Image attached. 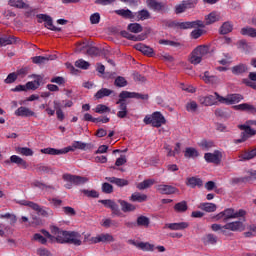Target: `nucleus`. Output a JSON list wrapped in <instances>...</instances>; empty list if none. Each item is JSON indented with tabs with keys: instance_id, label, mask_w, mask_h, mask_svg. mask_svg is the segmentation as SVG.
Instances as JSON below:
<instances>
[{
	"instance_id": "f257e3e1",
	"label": "nucleus",
	"mask_w": 256,
	"mask_h": 256,
	"mask_svg": "<svg viewBox=\"0 0 256 256\" xmlns=\"http://www.w3.org/2000/svg\"><path fill=\"white\" fill-rule=\"evenodd\" d=\"M50 231L52 235L50 234L48 239L51 243H67L68 245H75L76 247H79L82 243L79 232L61 230L57 226H50Z\"/></svg>"
},
{
	"instance_id": "f03ea898",
	"label": "nucleus",
	"mask_w": 256,
	"mask_h": 256,
	"mask_svg": "<svg viewBox=\"0 0 256 256\" xmlns=\"http://www.w3.org/2000/svg\"><path fill=\"white\" fill-rule=\"evenodd\" d=\"M247 215V212L243 209H240L239 211L235 212V209L233 208H227L224 211L218 213L213 217L215 221H223V223H227L230 219H237L239 217H245Z\"/></svg>"
},
{
	"instance_id": "7ed1b4c3",
	"label": "nucleus",
	"mask_w": 256,
	"mask_h": 256,
	"mask_svg": "<svg viewBox=\"0 0 256 256\" xmlns=\"http://www.w3.org/2000/svg\"><path fill=\"white\" fill-rule=\"evenodd\" d=\"M118 97L119 99L118 101H116V105H118V109H119V111L117 112V117L119 119H125V117L129 115V111L127 110V102H126L127 99H129V97L127 96L125 91L120 92Z\"/></svg>"
},
{
	"instance_id": "20e7f679",
	"label": "nucleus",
	"mask_w": 256,
	"mask_h": 256,
	"mask_svg": "<svg viewBox=\"0 0 256 256\" xmlns=\"http://www.w3.org/2000/svg\"><path fill=\"white\" fill-rule=\"evenodd\" d=\"M64 181H68V183L65 184L66 189H72L73 185H85L87 181H89V178L72 175V174H64L63 175Z\"/></svg>"
},
{
	"instance_id": "39448f33",
	"label": "nucleus",
	"mask_w": 256,
	"mask_h": 256,
	"mask_svg": "<svg viewBox=\"0 0 256 256\" xmlns=\"http://www.w3.org/2000/svg\"><path fill=\"white\" fill-rule=\"evenodd\" d=\"M22 205L30 207V209L36 211L38 215H41V217H53L54 215L53 210H51L50 208L43 209V207H40V205L35 202L26 201L22 203Z\"/></svg>"
},
{
	"instance_id": "423d86ee",
	"label": "nucleus",
	"mask_w": 256,
	"mask_h": 256,
	"mask_svg": "<svg viewBox=\"0 0 256 256\" xmlns=\"http://www.w3.org/2000/svg\"><path fill=\"white\" fill-rule=\"evenodd\" d=\"M216 97L217 101L219 103H223L224 105H235V103L243 101V95L241 94H228L227 97L216 94Z\"/></svg>"
},
{
	"instance_id": "0eeeda50",
	"label": "nucleus",
	"mask_w": 256,
	"mask_h": 256,
	"mask_svg": "<svg viewBox=\"0 0 256 256\" xmlns=\"http://www.w3.org/2000/svg\"><path fill=\"white\" fill-rule=\"evenodd\" d=\"M99 203L104 205L107 209H111L112 215H115L116 217H122L123 212H121V209H119V205H117V202L112 199H106V200H99Z\"/></svg>"
},
{
	"instance_id": "6e6552de",
	"label": "nucleus",
	"mask_w": 256,
	"mask_h": 256,
	"mask_svg": "<svg viewBox=\"0 0 256 256\" xmlns=\"http://www.w3.org/2000/svg\"><path fill=\"white\" fill-rule=\"evenodd\" d=\"M204 159L207 163H213L214 165H221L223 159V153L219 150H215L214 153H205Z\"/></svg>"
},
{
	"instance_id": "1a4fd4ad",
	"label": "nucleus",
	"mask_w": 256,
	"mask_h": 256,
	"mask_svg": "<svg viewBox=\"0 0 256 256\" xmlns=\"http://www.w3.org/2000/svg\"><path fill=\"white\" fill-rule=\"evenodd\" d=\"M146 5L152 11L161 13V11H167V4L164 2H158L157 0H146Z\"/></svg>"
},
{
	"instance_id": "9d476101",
	"label": "nucleus",
	"mask_w": 256,
	"mask_h": 256,
	"mask_svg": "<svg viewBox=\"0 0 256 256\" xmlns=\"http://www.w3.org/2000/svg\"><path fill=\"white\" fill-rule=\"evenodd\" d=\"M17 43H21V39L19 37H15L13 35H4L0 37V47H5L7 45H17Z\"/></svg>"
},
{
	"instance_id": "9b49d317",
	"label": "nucleus",
	"mask_w": 256,
	"mask_h": 256,
	"mask_svg": "<svg viewBox=\"0 0 256 256\" xmlns=\"http://www.w3.org/2000/svg\"><path fill=\"white\" fill-rule=\"evenodd\" d=\"M128 243L129 245H133L134 247L141 249V251H153L155 249V245L149 242H137L133 239H130L128 240Z\"/></svg>"
},
{
	"instance_id": "f8f14e48",
	"label": "nucleus",
	"mask_w": 256,
	"mask_h": 256,
	"mask_svg": "<svg viewBox=\"0 0 256 256\" xmlns=\"http://www.w3.org/2000/svg\"><path fill=\"white\" fill-rule=\"evenodd\" d=\"M251 176L245 177H234L231 179V185H240V183H249V181H255L256 179V171L250 172Z\"/></svg>"
},
{
	"instance_id": "ddd939ff",
	"label": "nucleus",
	"mask_w": 256,
	"mask_h": 256,
	"mask_svg": "<svg viewBox=\"0 0 256 256\" xmlns=\"http://www.w3.org/2000/svg\"><path fill=\"white\" fill-rule=\"evenodd\" d=\"M165 123H167V120L161 112H154L152 114V127L159 128L161 125H165Z\"/></svg>"
},
{
	"instance_id": "4468645a",
	"label": "nucleus",
	"mask_w": 256,
	"mask_h": 256,
	"mask_svg": "<svg viewBox=\"0 0 256 256\" xmlns=\"http://www.w3.org/2000/svg\"><path fill=\"white\" fill-rule=\"evenodd\" d=\"M4 163L6 165H9V163H15L16 165H18V167H22V169H27L29 167V164H27V161H25L23 158L17 155H12L10 157V160H5Z\"/></svg>"
},
{
	"instance_id": "2eb2a0df",
	"label": "nucleus",
	"mask_w": 256,
	"mask_h": 256,
	"mask_svg": "<svg viewBox=\"0 0 256 256\" xmlns=\"http://www.w3.org/2000/svg\"><path fill=\"white\" fill-rule=\"evenodd\" d=\"M219 93L215 92L214 95L202 96L199 101L201 105H205V107H211V105H215L217 103V95Z\"/></svg>"
},
{
	"instance_id": "dca6fc26",
	"label": "nucleus",
	"mask_w": 256,
	"mask_h": 256,
	"mask_svg": "<svg viewBox=\"0 0 256 256\" xmlns=\"http://www.w3.org/2000/svg\"><path fill=\"white\" fill-rule=\"evenodd\" d=\"M113 241H115V238L109 233L100 234L92 238V243H113Z\"/></svg>"
},
{
	"instance_id": "f3484780",
	"label": "nucleus",
	"mask_w": 256,
	"mask_h": 256,
	"mask_svg": "<svg viewBox=\"0 0 256 256\" xmlns=\"http://www.w3.org/2000/svg\"><path fill=\"white\" fill-rule=\"evenodd\" d=\"M121 37H124V39H128L129 41H143L145 39H147V33L145 34H141L139 36H135L129 32H127V30H122L120 32Z\"/></svg>"
},
{
	"instance_id": "a211bd4d",
	"label": "nucleus",
	"mask_w": 256,
	"mask_h": 256,
	"mask_svg": "<svg viewBox=\"0 0 256 256\" xmlns=\"http://www.w3.org/2000/svg\"><path fill=\"white\" fill-rule=\"evenodd\" d=\"M158 191L162 195H175V193H179V189H177V187H174L172 185H159Z\"/></svg>"
},
{
	"instance_id": "6ab92c4d",
	"label": "nucleus",
	"mask_w": 256,
	"mask_h": 256,
	"mask_svg": "<svg viewBox=\"0 0 256 256\" xmlns=\"http://www.w3.org/2000/svg\"><path fill=\"white\" fill-rule=\"evenodd\" d=\"M223 229H228V231H245V226L241 221H234L225 224Z\"/></svg>"
},
{
	"instance_id": "aec40b11",
	"label": "nucleus",
	"mask_w": 256,
	"mask_h": 256,
	"mask_svg": "<svg viewBox=\"0 0 256 256\" xmlns=\"http://www.w3.org/2000/svg\"><path fill=\"white\" fill-rule=\"evenodd\" d=\"M238 129H240V131H243L241 132V135H244V137H246V140L249 139V137H253L254 135H256V130L251 128L249 124H240L238 125Z\"/></svg>"
},
{
	"instance_id": "412c9836",
	"label": "nucleus",
	"mask_w": 256,
	"mask_h": 256,
	"mask_svg": "<svg viewBox=\"0 0 256 256\" xmlns=\"http://www.w3.org/2000/svg\"><path fill=\"white\" fill-rule=\"evenodd\" d=\"M134 48L136 49V51H140L141 53H143V55H146L147 57H153V55L155 53L153 51V48H151L143 43L136 44L134 46Z\"/></svg>"
},
{
	"instance_id": "4be33fe9",
	"label": "nucleus",
	"mask_w": 256,
	"mask_h": 256,
	"mask_svg": "<svg viewBox=\"0 0 256 256\" xmlns=\"http://www.w3.org/2000/svg\"><path fill=\"white\" fill-rule=\"evenodd\" d=\"M121 207V211L123 213H132L133 211H136L137 210V206L125 201V200H121L119 199L117 201Z\"/></svg>"
},
{
	"instance_id": "5701e85b",
	"label": "nucleus",
	"mask_w": 256,
	"mask_h": 256,
	"mask_svg": "<svg viewBox=\"0 0 256 256\" xmlns=\"http://www.w3.org/2000/svg\"><path fill=\"white\" fill-rule=\"evenodd\" d=\"M57 59L56 55H49V56H35L32 57V62L35 65H43L44 63H47V61H55Z\"/></svg>"
},
{
	"instance_id": "b1692460",
	"label": "nucleus",
	"mask_w": 256,
	"mask_h": 256,
	"mask_svg": "<svg viewBox=\"0 0 256 256\" xmlns=\"http://www.w3.org/2000/svg\"><path fill=\"white\" fill-rule=\"evenodd\" d=\"M106 181L116 185L117 187H127L129 185V180L117 177H106Z\"/></svg>"
},
{
	"instance_id": "393cba45",
	"label": "nucleus",
	"mask_w": 256,
	"mask_h": 256,
	"mask_svg": "<svg viewBox=\"0 0 256 256\" xmlns=\"http://www.w3.org/2000/svg\"><path fill=\"white\" fill-rule=\"evenodd\" d=\"M233 109L236 111H247L248 113H252V115H256V108L255 106L247 103L239 104L233 106Z\"/></svg>"
},
{
	"instance_id": "a878e982",
	"label": "nucleus",
	"mask_w": 256,
	"mask_h": 256,
	"mask_svg": "<svg viewBox=\"0 0 256 256\" xmlns=\"http://www.w3.org/2000/svg\"><path fill=\"white\" fill-rule=\"evenodd\" d=\"M15 115L17 117H35V112L27 107L21 106L15 111Z\"/></svg>"
},
{
	"instance_id": "bb28decb",
	"label": "nucleus",
	"mask_w": 256,
	"mask_h": 256,
	"mask_svg": "<svg viewBox=\"0 0 256 256\" xmlns=\"http://www.w3.org/2000/svg\"><path fill=\"white\" fill-rule=\"evenodd\" d=\"M186 185L187 187H191L192 189H195V187H203V180L195 176L188 177L186 179Z\"/></svg>"
},
{
	"instance_id": "cd10ccee",
	"label": "nucleus",
	"mask_w": 256,
	"mask_h": 256,
	"mask_svg": "<svg viewBox=\"0 0 256 256\" xmlns=\"http://www.w3.org/2000/svg\"><path fill=\"white\" fill-rule=\"evenodd\" d=\"M73 149H80L81 151H91L95 146L91 143H84L81 141H74L72 143Z\"/></svg>"
},
{
	"instance_id": "c85d7f7f",
	"label": "nucleus",
	"mask_w": 256,
	"mask_h": 256,
	"mask_svg": "<svg viewBox=\"0 0 256 256\" xmlns=\"http://www.w3.org/2000/svg\"><path fill=\"white\" fill-rule=\"evenodd\" d=\"M200 78L205 82V83H211L212 85H217L219 83V77L215 75H211V72L205 71L203 76H200Z\"/></svg>"
},
{
	"instance_id": "c756f323",
	"label": "nucleus",
	"mask_w": 256,
	"mask_h": 256,
	"mask_svg": "<svg viewBox=\"0 0 256 256\" xmlns=\"http://www.w3.org/2000/svg\"><path fill=\"white\" fill-rule=\"evenodd\" d=\"M165 227L171 229V231H183V229H187L189 227V223L187 222H179V223H169L166 224Z\"/></svg>"
},
{
	"instance_id": "7c9ffc66",
	"label": "nucleus",
	"mask_w": 256,
	"mask_h": 256,
	"mask_svg": "<svg viewBox=\"0 0 256 256\" xmlns=\"http://www.w3.org/2000/svg\"><path fill=\"white\" fill-rule=\"evenodd\" d=\"M249 71V67L247 64L240 63L231 68V72L233 75H243V73H247Z\"/></svg>"
},
{
	"instance_id": "2f4dec72",
	"label": "nucleus",
	"mask_w": 256,
	"mask_h": 256,
	"mask_svg": "<svg viewBox=\"0 0 256 256\" xmlns=\"http://www.w3.org/2000/svg\"><path fill=\"white\" fill-rule=\"evenodd\" d=\"M134 15L136 21H146V19H151V13L147 9H142L134 13Z\"/></svg>"
},
{
	"instance_id": "473e14b6",
	"label": "nucleus",
	"mask_w": 256,
	"mask_h": 256,
	"mask_svg": "<svg viewBox=\"0 0 256 256\" xmlns=\"http://www.w3.org/2000/svg\"><path fill=\"white\" fill-rule=\"evenodd\" d=\"M151 225V219L147 216H138L136 219V227H144V229H147Z\"/></svg>"
},
{
	"instance_id": "72a5a7b5",
	"label": "nucleus",
	"mask_w": 256,
	"mask_h": 256,
	"mask_svg": "<svg viewBox=\"0 0 256 256\" xmlns=\"http://www.w3.org/2000/svg\"><path fill=\"white\" fill-rule=\"evenodd\" d=\"M126 96H128V99H141L142 101H148L149 100V94H141L137 92H129L125 91Z\"/></svg>"
},
{
	"instance_id": "f704fd0d",
	"label": "nucleus",
	"mask_w": 256,
	"mask_h": 256,
	"mask_svg": "<svg viewBox=\"0 0 256 256\" xmlns=\"http://www.w3.org/2000/svg\"><path fill=\"white\" fill-rule=\"evenodd\" d=\"M116 15L123 17V19H135V13L129 9H119L115 10Z\"/></svg>"
},
{
	"instance_id": "c9c22d12",
	"label": "nucleus",
	"mask_w": 256,
	"mask_h": 256,
	"mask_svg": "<svg viewBox=\"0 0 256 256\" xmlns=\"http://www.w3.org/2000/svg\"><path fill=\"white\" fill-rule=\"evenodd\" d=\"M8 5L16 9H29L30 7L29 4L25 3L23 0H9Z\"/></svg>"
},
{
	"instance_id": "e433bc0d",
	"label": "nucleus",
	"mask_w": 256,
	"mask_h": 256,
	"mask_svg": "<svg viewBox=\"0 0 256 256\" xmlns=\"http://www.w3.org/2000/svg\"><path fill=\"white\" fill-rule=\"evenodd\" d=\"M129 200L132 201V203H144V201H147V195L141 194L139 192H134L130 196Z\"/></svg>"
},
{
	"instance_id": "4c0bfd02",
	"label": "nucleus",
	"mask_w": 256,
	"mask_h": 256,
	"mask_svg": "<svg viewBox=\"0 0 256 256\" xmlns=\"http://www.w3.org/2000/svg\"><path fill=\"white\" fill-rule=\"evenodd\" d=\"M193 51H194V55H198L203 59V57H205V55H209V46L200 45V46L196 47Z\"/></svg>"
},
{
	"instance_id": "58836bf2",
	"label": "nucleus",
	"mask_w": 256,
	"mask_h": 256,
	"mask_svg": "<svg viewBox=\"0 0 256 256\" xmlns=\"http://www.w3.org/2000/svg\"><path fill=\"white\" fill-rule=\"evenodd\" d=\"M218 238L215 234H206L202 238V242L204 245H217Z\"/></svg>"
},
{
	"instance_id": "ea45409f",
	"label": "nucleus",
	"mask_w": 256,
	"mask_h": 256,
	"mask_svg": "<svg viewBox=\"0 0 256 256\" xmlns=\"http://www.w3.org/2000/svg\"><path fill=\"white\" fill-rule=\"evenodd\" d=\"M256 157V148L246 151L239 156L240 161H251V159H255Z\"/></svg>"
},
{
	"instance_id": "a19ab883",
	"label": "nucleus",
	"mask_w": 256,
	"mask_h": 256,
	"mask_svg": "<svg viewBox=\"0 0 256 256\" xmlns=\"http://www.w3.org/2000/svg\"><path fill=\"white\" fill-rule=\"evenodd\" d=\"M110 95H113V90L108 88H101L97 91L94 97L95 99H103V97H109Z\"/></svg>"
},
{
	"instance_id": "79ce46f5",
	"label": "nucleus",
	"mask_w": 256,
	"mask_h": 256,
	"mask_svg": "<svg viewBox=\"0 0 256 256\" xmlns=\"http://www.w3.org/2000/svg\"><path fill=\"white\" fill-rule=\"evenodd\" d=\"M200 208L202 211H206V213H215L217 211V205L209 202L201 203Z\"/></svg>"
},
{
	"instance_id": "37998d69",
	"label": "nucleus",
	"mask_w": 256,
	"mask_h": 256,
	"mask_svg": "<svg viewBox=\"0 0 256 256\" xmlns=\"http://www.w3.org/2000/svg\"><path fill=\"white\" fill-rule=\"evenodd\" d=\"M155 184V180L153 179H146L140 183L137 184V189H139V191H143L145 189H149V187H152V185Z\"/></svg>"
},
{
	"instance_id": "c03bdc74",
	"label": "nucleus",
	"mask_w": 256,
	"mask_h": 256,
	"mask_svg": "<svg viewBox=\"0 0 256 256\" xmlns=\"http://www.w3.org/2000/svg\"><path fill=\"white\" fill-rule=\"evenodd\" d=\"M187 209H189V206L187 205V201L185 200L178 202L174 205V211H176V213H185Z\"/></svg>"
},
{
	"instance_id": "a18cd8bd",
	"label": "nucleus",
	"mask_w": 256,
	"mask_h": 256,
	"mask_svg": "<svg viewBox=\"0 0 256 256\" xmlns=\"http://www.w3.org/2000/svg\"><path fill=\"white\" fill-rule=\"evenodd\" d=\"M214 114L220 119H229L231 117V112L227 109L218 108L215 110Z\"/></svg>"
},
{
	"instance_id": "49530a36",
	"label": "nucleus",
	"mask_w": 256,
	"mask_h": 256,
	"mask_svg": "<svg viewBox=\"0 0 256 256\" xmlns=\"http://www.w3.org/2000/svg\"><path fill=\"white\" fill-rule=\"evenodd\" d=\"M35 169L37 171V173H46V174H50L52 175L53 173V168H51L50 166L44 165V164H37L35 166Z\"/></svg>"
},
{
	"instance_id": "de8ad7c7",
	"label": "nucleus",
	"mask_w": 256,
	"mask_h": 256,
	"mask_svg": "<svg viewBox=\"0 0 256 256\" xmlns=\"http://www.w3.org/2000/svg\"><path fill=\"white\" fill-rule=\"evenodd\" d=\"M184 156L187 159H195V157H199V151L193 147H188L185 150Z\"/></svg>"
},
{
	"instance_id": "09e8293b",
	"label": "nucleus",
	"mask_w": 256,
	"mask_h": 256,
	"mask_svg": "<svg viewBox=\"0 0 256 256\" xmlns=\"http://www.w3.org/2000/svg\"><path fill=\"white\" fill-rule=\"evenodd\" d=\"M205 20V25H213V23H217V21H219V15H217V12H211L206 16Z\"/></svg>"
},
{
	"instance_id": "8fccbe9b",
	"label": "nucleus",
	"mask_w": 256,
	"mask_h": 256,
	"mask_svg": "<svg viewBox=\"0 0 256 256\" xmlns=\"http://www.w3.org/2000/svg\"><path fill=\"white\" fill-rule=\"evenodd\" d=\"M233 31V25L231 22H224L220 27V35H227Z\"/></svg>"
},
{
	"instance_id": "3c124183",
	"label": "nucleus",
	"mask_w": 256,
	"mask_h": 256,
	"mask_svg": "<svg viewBox=\"0 0 256 256\" xmlns=\"http://www.w3.org/2000/svg\"><path fill=\"white\" fill-rule=\"evenodd\" d=\"M93 111L99 115H103V113H111V108L105 104H98Z\"/></svg>"
},
{
	"instance_id": "603ef678",
	"label": "nucleus",
	"mask_w": 256,
	"mask_h": 256,
	"mask_svg": "<svg viewBox=\"0 0 256 256\" xmlns=\"http://www.w3.org/2000/svg\"><path fill=\"white\" fill-rule=\"evenodd\" d=\"M127 30L130 31V33H141V31H143V26L139 23H130L127 26Z\"/></svg>"
},
{
	"instance_id": "864d4df0",
	"label": "nucleus",
	"mask_w": 256,
	"mask_h": 256,
	"mask_svg": "<svg viewBox=\"0 0 256 256\" xmlns=\"http://www.w3.org/2000/svg\"><path fill=\"white\" fill-rule=\"evenodd\" d=\"M44 27H46V29H49L50 31H61V28L53 25V18H51V16L46 20V22H44Z\"/></svg>"
},
{
	"instance_id": "5fc2aeb1",
	"label": "nucleus",
	"mask_w": 256,
	"mask_h": 256,
	"mask_svg": "<svg viewBox=\"0 0 256 256\" xmlns=\"http://www.w3.org/2000/svg\"><path fill=\"white\" fill-rule=\"evenodd\" d=\"M40 86H41V82H39V80L27 82L26 91H35L39 89Z\"/></svg>"
},
{
	"instance_id": "6e6d98bb",
	"label": "nucleus",
	"mask_w": 256,
	"mask_h": 256,
	"mask_svg": "<svg viewBox=\"0 0 256 256\" xmlns=\"http://www.w3.org/2000/svg\"><path fill=\"white\" fill-rule=\"evenodd\" d=\"M205 29V22L201 20H195L189 22V29Z\"/></svg>"
},
{
	"instance_id": "4d7b16f0",
	"label": "nucleus",
	"mask_w": 256,
	"mask_h": 256,
	"mask_svg": "<svg viewBox=\"0 0 256 256\" xmlns=\"http://www.w3.org/2000/svg\"><path fill=\"white\" fill-rule=\"evenodd\" d=\"M241 35H247L248 37H256V29L251 27H244L240 31Z\"/></svg>"
},
{
	"instance_id": "13d9d810",
	"label": "nucleus",
	"mask_w": 256,
	"mask_h": 256,
	"mask_svg": "<svg viewBox=\"0 0 256 256\" xmlns=\"http://www.w3.org/2000/svg\"><path fill=\"white\" fill-rule=\"evenodd\" d=\"M102 227H105L106 229H109V227L117 228V227H119V222L108 218L103 221Z\"/></svg>"
},
{
	"instance_id": "bf43d9fd",
	"label": "nucleus",
	"mask_w": 256,
	"mask_h": 256,
	"mask_svg": "<svg viewBox=\"0 0 256 256\" xmlns=\"http://www.w3.org/2000/svg\"><path fill=\"white\" fill-rule=\"evenodd\" d=\"M32 187H37L38 189H41L42 191L44 189H55L53 186L47 185L39 180H34L32 183Z\"/></svg>"
},
{
	"instance_id": "052dcab7",
	"label": "nucleus",
	"mask_w": 256,
	"mask_h": 256,
	"mask_svg": "<svg viewBox=\"0 0 256 256\" xmlns=\"http://www.w3.org/2000/svg\"><path fill=\"white\" fill-rule=\"evenodd\" d=\"M114 85L115 87H127L128 82L127 79H125V77L123 76H118L116 77L115 81H114Z\"/></svg>"
},
{
	"instance_id": "680f3d73",
	"label": "nucleus",
	"mask_w": 256,
	"mask_h": 256,
	"mask_svg": "<svg viewBox=\"0 0 256 256\" xmlns=\"http://www.w3.org/2000/svg\"><path fill=\"white\" fill-rule=\"evenodd\" d=\"M16 151L21 155H25V157H32L33 155V150L28 147H18Z\"/></svg>"
},
{
	"instance_id": "e2e57ef3",
	"label": "nucleus",
	"mask_w": 256,
	"mask_h": 256,
	"mask_svg": "<svg viewBox=\"0 0 256 256\" xmlns=\"http://www.w3.org/2000/svg\"><path fill=\"white\" fill-rule=\"evenodd\" d=\"M75 67H78V69L87 70L89 67H91V64L83 59H79L75 62Z\"/></svg>"
},
{
	"instance_id": "0e129e2a",
	"label": "nucleus",
	"mask_w": 256,
	"mask_h": 256,
	"mask_svg": "<svg viewBox=\"0 0 256 256\" xmlns=\"http://www.w3.org/2000/svg\"><path fill=\"white\" fill-rule=\"evenodd\" d=\"M44 155H61V151L55 148H44L40 150Z\"/></svg>"
},
{
	"instance_id": "69168bd1",
	"label": "nucleus",
	"mask_w": 256,
	"mask_h": 256,
	"mask_svg": "<svg viewBox=\"0 0 256 256\" xmlns=\"http://www.w3.org/2000/svg\"><path fill=\"white\" fill-rule=\"evenodd\" d=\"M199 147L202 149H211V147H215V143L211 140L203 139L199 142Z\"/></svg>"
},
{
	"instance_id": "338daca9",
	"label": "nucleus",
	"mask_w": 256,
	"mask_h": 256,
	"mask_svg": "<svg viewBox=\"0 0 256 256\" xmlns=\"http://www.w3.org/2000/svg\"><path fill=\"white\" fill-rule=\"evenodd\" d=\"M102 193L111 195V193H113V185H111L109 182H104L102 184Z\"/></svg>"
},
{
	"instance_id": "774afa93",
	"label": "nucleus",
	"mask_w": 256,
	"mask_h": 256,
	"mask_svg": "<svg viewBox=\"0 0 256 256\" xmlns=\"http://www.w3.org/2000/svg\"><path fill=\"white\" fill-rule=\"evenodd\" d=\"M82 193L86 195V197H89L91 199H98L99 197V192L97 190H82Z\"/></svg>"
}]
</instances>
